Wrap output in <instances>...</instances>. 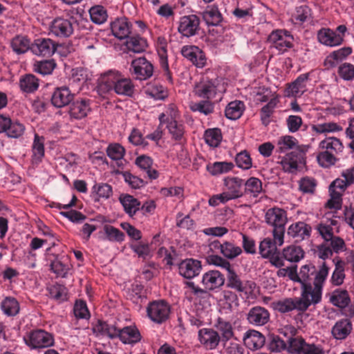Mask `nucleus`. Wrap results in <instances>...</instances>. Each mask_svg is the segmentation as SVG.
<instances>
[{
  "label": "nucleus",
  "mask_w": 354,
  "mask_h": 354,
  "mask_svg": "<svg viewBox=\"0 0 354 354\" xmlns=\"http://www.w3.org/2000/svg\"><path fill=\"white\" fill-rule=\"evenodd\" d=\"M329 267L322 262L317 268L313 264H306L301 267L299 272V283L301 284V291L309 292L308 297L312 298L315 291L319 292V303L322 300L323 286L329 273Z\"/></svg>",
  "instance_id": "nucleus-1"
},
{
  "label": "nucleus",
  "mask_w": 354,
  "mask_h": 354,
  "mask_svg": "<svg viewBox=\"0 0 354 354\" xmlns=\"http://www.w3.org/2000/svg\"><path fill=\"white\" fill-rule=\"evenodd\" d=\"M319 149L317 160L321 167L328 168L336 163L337 156L342 152L344 146L339 139L327 137L319 142Z\"/></svg>",
  "instance_id": "nucleus-2"
},
{
  "label": "nucleus",
  "mask_w": 354,
  "mask_h": 354,
  "mask_svg": "<svg viewBox=\"0 0 354 354\" xmlns=\"http://www.w3.org/2000/svg\"><path fill=\"white\" fill-rule=\"evenodd\" d=\"M265 221L272 227L274 240L279 246H281L284 243L286 225L288 222L287 212L278 207L269 208L265 213Z\"/></svg>",
  "instance_id": "nucleus-3"
},
{
  "label": "nucleus",
  "mask_w": 354,
  "mask_h": 354,
  "mask_svg": "<svg viewBox=\"0 0 354 354\" xmlns=\"http://www.w3.org/2000/svg\"><path fill=\"white\" fill-rule=\"evenodd\" d=\"M309 292L301 291V297L288 298L277 303L276 308L282 313H288L293 310L301 312L306 311L311 305H316L319 303V293L315 291L312 298L308 297Z\"/></svg>",
  "instance_id": "nucleus-4"
},
{
  "label": "nucleus",
  "mask_w": 354,
  "mask_h": 354,
  "mask_svg": "<svg viewBox=\"0 0 354 354\" xmlns=\"http://www.w3.org/2000/svg\"><path fill=\"white\" fill-rule=\"evenodd\" d=\"M24 341L30 350L40 351L55 344L53 335L44 329L31 330L24 337Z\"/></svg>",
  "instance_id": "nucleus-5"
},
{
  "label": "nucleus",
  "mask_w": 354,
  "mask_h": 354,
  "mask_svg": "<svg viewBox=\"0 0 354 354\" xmlns=\"http://www.w3.org/2000/svg\"><path fill=\"white\" fill-rule=\"evenodd\" d=\"M347 189L342 178H337L328 186V199L324 207L330 210L337 211L342 209L343 205V196Z\"/></svg>",
  "instance_id": "nucleus-6"
},
{
  "label": "nucleus",
  "mask_w": 354,
  "mask_h": 354,
  "mask_svg": "<svg viewBox=\"0 0 354 354\" xmlns=\"http://www.w3.org/2000/svg\"><path fill=\"white\" fill-rule=\"evenodd\" d=\"M224 91V87L220 84L218 79L202 78L194 88V95L205 100H212L218 93Z\"/></svg>",
  "instance_id": "nucleus-7"
},
{
  "label": "nucleus",
  "mask_w": 354,
  "mask_h": 354,
  "mask_svg": "<svg viewBox=\"0 0 354 354\" xmlns=\"http://www.w3.org/2000/svg\"><path fill=\"white\" fill-rule=\"evenodd\" d=\"M293 40V36L285 29L272 30L268 38L271 48H275L279 54H283L292 48Z\"/></svg>",
  "instance_id": "nucleus-8"
},
{
  "label": "nucleus",
  "mask_w": 354,
  "mask_h": 354,
  "mask_svg": "<svg viewBox=\"0 0 354 354\" xmlns=\"http://www.w3.org/2000/svg\"><path fill=\"white\" fill-rule=\"evenodd\" d=\"M74 22L75 19L73 17H57L49 25L50 34L58 38H68L74 32Z\"/></svg>",
  "instance_id": "nucleus-9"
},
{
  "label": "nucleus",
  "mask_w": 354,
  "mask_h": 354,
  "mask_svg": "<svg viewBox=\"0 0 354 354\" xmlns=\"http://www.w3.org/2000/svg\"><path fill=\"white\" fill-rule=\"evenodd\" d=\"M309 146L299 147V151H292L283 156L279 162L285 172L295 173L299 166L305 164V154L308 151Z\"/></svg>",
  "instance_id": "nucleus-10"
},
{
  "label": "nucleus",
  "mask_w": 354,
  "mask_h": 354,
  "mask_svg": "<svg viewBox=\"0 0 354 354\" xmlns=\"http://www.w3.org/2000/svg\"><path fill=\"white\" fill-rule=\"evenodd\" d=\"M171 312L170 306L165 300L150 302L147 307V314L154 323L162 324L166 322Z\"/></svg>",
  "instance_id": "nucleus-11"
},
{
  "label": "nucleus",
  "mask_w": 354,
  "mask_h": 354,
  "mask_svg": "<svg viewBox=\"0 0 354 354\" xmlns=\"http://www.w3.org/2000/svg\"><path fill=\"white\" fill-rule=\"evenodd\" d=\"M288 350L291 354H325L322 345L308 343L302 337L290 339Z\"/></svg>",
  "instance_id": "nucleus-12"
},
{
  "label": "nucleus",
  "mask_w": 354,
  "mask_h": 354,
  "mask_svg": "<svg viewBox=\"0 0 354 354\" xmlns=\"http://www.w3.org/2000/svg\"><path fill=\"white\" fill-rule=\"evenodd\" d=\"M26 126L18 120L0 115V133H4L10 138L19 139L23 137Z\"/></svg>",
  "instance_id": "nucleus-13"
},
{
  "label": "nucleus",
  "mask_w": 354,
  "mask_h": 354,
  "mask_svg": "<svg viewBox=\"0 0 354 354\" xmlns=\"http://www.w3.org/2000/svg\"><path fill=\"white\" fill-rule=\"evenodd\" d=\"M131 74L138 80H147L153 74V66L145 57H139L131 62Z\"/></svg>",
  "instance_id": "nucleus-14"
},
{
  "label": "nucleus",
  "mask_w": 354,
  "mask_h": 354,
  "mask_svg": "<svg viewBox=\"0 0 354 354\" xmlns=\"http://www.w3.org/2000/svg\"><path fill=\"white\" fill-rule=\"evenodd\" d=\"M226 277L227 288L233 289L237 292L243 293L247 296L250 295L256 287V284L253 281H241L240 277L236 274L232 267L227 271Z\"/></svg>",
  "instance_id": "nucleus-15"
},
{
  "label": "nucleus",
  "mask_w": 354,
  "mask_h": 354,
  "mask_svg": "<svg viewBox=\"0 0 354 354\" xmlns=\"http://www.w3.org/2000/svg\"><path fill=\"white\" fill-rule=\"evenodd\" d=\"M309 80V73L299 75L295 81L286 84L284 95L287 97H300L307 91Z\"/></svg>",
  "instance_id": "nucleus-16"
},
{
  "label": "nucleus",
  "mask_w": 354,
  "mask_h": 354,
  "mask_svg": "<svg viewBox=\"0 0 354 354\" xmlns=\"http://www.w3.org/2000/svg\"><path fill=\"white\" fill-rule=\"evenodd\" d=\"M200 19L195 15H185L180 18L178 32L185 37L196 35L199 30Z\"/></svg>",
  "instance_id": "nucleus-17"
},
{
  "label": "nucleus",
  "mask_w": 354,
  "mask_h": 354,
  "mask_svg": "<svg viewBox=\"0 0 354 354\" xmlns=\"http://www.w3.org/2000/svg\"><path fill=\"white\" fill-rule=\"evenodd\" d=\"M122 75L116 70H109L101 75L97 86L99 94L104 97V95L111 91Z\"/></svg>",
  "instance_id": "nucleus-18"
},
{
  "label": "nucleus",
  "mask_w": 354,
  "mask_h": 354,
  "mask_svg": "<svg viewBox=\"0 0 354 354\" xmlns=\"http://www.w3.org/2000/svg\"><path fill=\"white\" fill-rule=\"evenodd\" d=\"M209 248L212 250H219L223 257L227 259H234L243 253V250L240 246L234 245L230 241L221 243L216 240L209 243Z\"/></svg>",
  "instance_id": "nucleus-19"
},
{
  "label": "nucleus",
  "mask_w": 354,
  "mask_h": 354,
  "mask_svg": "<svg viewBox=\"0 0 354 354\" xmlns=\"http://www.w3.org/2000/svg\"><path fill=\"white\" fill-rule=\"evenodd\" d=\"M57 50V44L49 38H38L32 44L31 52L37 56L50 57Z\"/></svg>",
  "instance_id": "nucleus-20"
},
{
  "label": "nucleus",
  "mask_w": 354,
  "mask_h": 354,
  "mask_svg": "<svg viewBox=\"0 0 354 354\" xmlns=\"http://www.w3.org/2000/svg\"><path fill=\"white\" fill-rule=\"evenodd\" d=\"M181 54L197 68H202L206 65V56L204 52L196 46H183L181 49Z\"/></svg>",
  "instance_id": "nucleus-21"
},
{
  "label": "nucleus",
  "mask_w": 354,
  "mask_h": 354,
  "mask_svg": "<svg viewBox=\"0 0 354 354\" xmlns=\"http://www.w3.org/2000/svg\"><path fill=\"white\" fill-rule=\"evenodd\" d=\"M244 180L236 176H227L223 179V190L233 199L241 198L244 195Z\"/></svg>",
  "instance_id": "nucleus-22"
},
{
  "label": "nucleus",
  "mask_w": 354,
  "mask_h": 354,
  "mask_svg": "<svg viewBox=\"0 0 354 354\" xmlns=\"http://www.w3.org/2000/svg\"><path fill=\"white\" fill-rule=\"evenodd\" d=\"M91 111V100L80 98L70 104L68 114L71 119L79 120L86 118Z\"/></svg>",
  "instance_id": "nucleus-23"
},
{
  "label": "nucleus",
  "mask_w": 354,
  "mask_h": 354,
  "mask_svg": "<svg viewBox=\"0 0 354 354\" xmlns=\"http://www.w3.org/2000/svg\"><path fill=\"white\" fill-rule=\"evenodd\" d=\"M167 41L165 37L160 36L157 38L156 48L159 57L160 65L165 72L166 79L172 83V77L169 71L167 59Z\"/></svg>",
  "instance_id": "nucleus-24"
},
{
  "label": "nucleus",
  "mask_w": 354,
  "mask_h": 354,
  "mask_svg": "<svg viewBox=\"0 0 354 354\" xmlns=\"http://www.w3.org/2000/svg\"><path fill=\"white\" fill-rule=\"evenodd\" d=\"M198 339L201 345L207 350L215 349L221 342L218 333L212 328H207L198 330Z\"/></svg>",
  "instance_id": "nucleus-25"
},
{
  "label": "nucleus",
  "mask_w": 354,
  "mask_h": 354,
  "mask_svg": "<svg viewBox=\"0 0 354 354\" xmlns=\"http://www.w3.org/2000/svg\"><path fill=\"white\" fill-rule=\"evenodd\" d=\"M270 314L266 308L259 306L250 308L246 315L248 322L254 326H263L270 321Z\"/></svg>",
  "instance_id": "nucleus-26"
},
{
  "label": "nucleus",
  "mask_w": 354,
  "mask_h": 354,
  "mask_svg": "<svg viewBox=\"0 0 354 354\" xmlns=\"http://www.w3.org/2000/svg\"><path fill=\"white\" fill-rule=\"evenodd\" d=\"M225 283V277L218 270H209L204 273L201 284L207 292L215 290Z\"/></svg>",
  "instance_id": "nucleus-27"
},
{
  "label": "nucleus",
  "mask_w": 354,
  "mask_h": 354,
  "mask_svg": "<svg viewBox=\"0 0 354 354\" xmlns=\"http://www.w3.org/2000/svg\"><path fill=\"white\" fill-rule=\"evenodd\" d=\"M311 226L303 221H298L292 223L288 228L287 234L289 236L295 240L296 242H301L308 239L311 235Z\"/></svg>",
  "instance_id": "nucleus-28"
},
{
  "label": "nucleus",
  "mask_w": 354,
  "mask_h": 354,
  "mask_svg": "<svg viewBox=\"0 0 354 354\" xmlns=\"http://www.w3.org/2000/svg\"><path fill=\"white\" fill-rule=\"evenodd\" d=\"M165 125L173 141L179 145L186 142V127L183 121H171Z\"/></svg>",
  "instance_id": "nucleus-29"
},
{
  "label": "nucleus",
  "mask_w": 354,
  "mask_h": 354,
  "mask_svg": "<svg viewBox=\"0 0 354 354\" xmlns=\"http://www.w3.org/2000/svg\"><path fill=\"white\" fill-rule=\"evenodd\" d=\"M317 37L320 44L329 47L339 46L343 42L342 35L328 28H321L317 32Z\"/></svg>",
  "instance_id": "nucleus-30"
},
{
  "label": "nucleus",
  "mask_w": 354,
  "mask_h": 354,
  "mask_svg": "<svg viewBox=\"0 0 354 354\" xmlns=\"http://www.w3.org/2000/svg\"><path fill=\"white\" fill-rule=\"evenodd\" d=\"M132 25L125 17L115 19L111 24V30L113 35L118 39L128 37L131 32Z\"/></svg>",
  "instance_id": "nucleus-31"
},
{
  "label": "nucleus",
  "mask_w": 354,
  "mask_h": 354,
  "mask_svg": "<svg viewBox=\"0 0 354 354\" xmlns=\"http://www.w3.org/2000/svg\"><path fill=\"white\" fill-rule=\"evenodd\" d=\"M185 285V297L190 302L196 304L201 302V299H209V294L204 288H200L193 281H186Z\"/></svg>",
  "instance_id": "nucleus-32"
},
{
  "label": "nucleus",
  "mask_w": 354,
  "mask_h": 354,
  "mask_svg": "<svg viewBox=\"0 0 354 354\" xmlns=\"http://www.w3.org/2000/svg\"><path fill=\"white\" fill-rule=\"evenodd\" d=\"M201 269V261L193 259H186L178 266L179 274L186 279H192L198 275Z\"/></svg>",
  "instance_id": "nucleus-33"
},
{
  "label": "nucleus",
  "mask_w": 354,
  "mask_h": 354,
  "mask_svg": "<svg viewBox=\"0 0 354 354\" xmlns=\"http://www.w3.org/2000/svg\"><path fill=\"white\" fill-rule=\"evenodd\" d=\"M264 335L258 330L250 329L243 337L244 345L250 350H258L265 344Z\"/></svg>",
  "instance_id": "nucleus-34"
},
{
  "label": "nucleus",
  "mask_w": 354,
  "mask_h": 354,
  "mask_svg": "<svg viewBox=\"0 0 354 354\" xmlns=\"http://www.w3.org/2000/svg\"><path fill=\"white\" fill-rule=\"evenodd\" d=\"M118 338L125 344H135L141 340V335L135 325L119 329Z\"/></svg>",
  "instance_id": "nucleus-35"
},
{
  "label": "nucleus",
  "mask_w": 354,
  "mask_h": 354,
  "mask_svg": "<svg viewBox=\"0 0 354 354\" xmlns=\"http://www.w3.org/2000/svg\"><path fill=\"white\" fill-rule=\"evenodd\" d=\"M73 95L66 86L57 88L53 93L51 102L53 106L62 108L68 105L73 100Z\"/></svg>",
  "instance_id": "nucleus-36"
},
{
  "label": "nucleus",
  "mask_w": 354,
  "mask_h": 354,
  "mask_svg": "<svg viewBox=\"0 0 354 354\" xmlns=\"http://www.w3.org/2000/svg\"><path fill=\"white\" fill-rule=\"evenodd\" d=\"M72 266L68 256H57L50 263V269L57 277H66Z\"/></svg>",
  "instance_id": "nucleus-37"
},
{
  "label": "nucleus",
  "mask_w": 354,
  "mask_h": 354,
  "mask_svg": "<svg viewBox=\"0 0 354 354\" xmlns=\"http://www.w3.org/2000/svg\"><path fill=\"white\" fill-rule=\"evenodd\" d=\"M119 201L122 205L125 213L131 218H133L136 213L140 211V202L130 194H120Z\"/></svg>",
  "instance_id": "nucleus-38"
},
{
  "label": "nucleus",
  "mask_w": 354,
  "mask_h": 354,
  "mask_svg": "<svg viewBox=\"0 0 354 354\" xmlns=\"http://www.w3.org/2000/svg\"><path fill=\"white\" fill-rule=\"evenodd\" d=\"M330 302L333 306L344 310V312H346L351 303V300L347 290L338 288L330 294Z\"/></svg>",
  "instance_id": "nucleus-39"
},
{
  "label": "nucleus",
  "mask_w": 354,
  "mask_h": 354,
  "mask_svg": "<svg viewBox=\"0 0 354 354\" xmlns=\"http://www.w3.org/2000/svg\"><path fill=\"white\" fill-rule=\"evenodd\" d=\"M312 19V10L307 5H301L295 8L291 15L292 23L298 26H303L304 24Z\"/></svg>",
  "instance_id": "nucleus-40"
},
{
  "label": "nucleus",
  "mask_w": 354,
  "mask_h": 354,
  "mask_svg": "<svg viewBox=\"0 0 354 354\" xmlns=\"http://www.w3.org/2000/svg\"><path fill=\"white\" fill-rule=\"evenodd\" d=\"M338 222L334 218L322 220L317 225V230L325 241H328L334 236L335 230L337 227Z\"/></svg>",
  "instance_id": "nucleus-41"
},
{
  "label": "nucleus",
  "mask_w": 354,
  "mask_h": 354,
  "mask_svg": "<svg viewBox=\"0 0 354 354\" xmlns=\"http://www.w3.org/2000/svg\"><path fill=\"white\" fill-rule=\"evenodd\" d=\"M126 49L134 53H141L146 50L148 44L146 39L140 35L128 36L124 43Z\"/></svg>",
  "instance_id": "nucleus-42"
},
{
  "label": "nucleus",
  "mask_w": 354,
  "mask_h": 354,
  "mask_svg": "<svg viewBox=\"0 0 354 354\" xmlns=\"http://www.w3.org/2000/svg\"><path fill=\"white\" fill-rule=\"evenodd\" d=\"M203 19L208 26H216L223 21V16L218 6L212 5L207 6L203 11Z\"/></svg>",
  "instance_id": "nucleus-43"
},
{
  "label": "nucleus",
  "mask_w": 354,
  "mask_h": 354,
  "mask_svg": "<svg viewBox=\"0 0 354 354\" xmlns=\"http://www.w3.org/2000/svg\"><path fill=\"white\" fill-rule=\"evenodd\" d=\"M136 165L146 172L147 176L151 180H155L158 178L159 174L158 171L152 168L153 160L148 156L142 155L136 158Z\"/></svg>",
  "instance_id": "nucleus-44"
},
{
  "label": "nucleus",
  "mask_w": 354,
  "mask_h": 354,
  "mask_svg": "<svg viewBox=\"0 0 354 354\" xmlns=\"http://www.w3.org/2000/svg\"><path fill=\"white\" fill-rule=\"evenodd\" d=\"M45 153L44 138L35 133L32 145L31 160L33 164L41 162Z\"/></svg>",
  "instance_id": "nucleus-45"
},
{
  "label": "nucleus",
  "mask_w": 354,
  "mask_h": 354,
  "mask_svg": "<svg viewBox=\"0 0 354 354\" xmlns=\"http://www.w3.org/2000/svg\"><path fill=\"white\" fill-rule=\"evenodd\" d=\"M351 53L352 48L351 47H343L335 50L326 57L325 65L328 68H333Z\"/></svg>",
  "instance_id": "nucleus-46"
},
{
  "label": "nucleus",
  "mask_w": 354,
  "mask_h": 354,
  "mask_svg": "<svg viewBox=\"0 0 354 354\" xmlns=\"http://www.w3.org/2000/svg\"><path fill=\"white\" fill-rule=\"evenodd\" d=\"M10 47L13 52L21 55L31 50L32 44L30 39L26 36L16 35L10 41Z\"/></svg>",
  "instance_id": "nucleus-47"
},
{
  "label": "nucleus",
  "mask_w": 354,
  "mask_h": 354,
  "mask_svg": "<svg viewBox=\"0 0 354 354\" xmlns=\"http://www.w3.org/2000/svg\"><path fill=\"white\" fill-rule=\"evenodd\" d=\"M113 194L112 187L108 183H95L91 188V196L95 202L100 199H108Z\"/></svg>",
  "instance_id": "nucleus-48"
},
{
  "label": "nucleus",
  "mask_w": 354,
  "mask_h": 354,
  "mask_svg": "<svg viewBox=\"0 0 354 354\" xmlns=\"http://www.w3.org/2000/svg\"><path fill=\"white\" fill-rule=\"evenodd\" d=\"M352 330V324L347 319L337 322L332 328V334L336 339H344Z\"/></svg>",
  "instance_id": "nucleus-49"
},
{
  "label": "nucleus",
  "mask_w": 354,
  "mask_h": 354,
  "mask_svg": "<svg viewBox=\"0 0 354 354\" xmlns=\"http://www.w3.org/2000/svg\"><path fill=\"white\" fill-rule=\"evenodd\" d=\"M112 91L120 95L132 97L135 92V86L130 78L122 75Z\"/></svg>",
  "instance_id": "nucleus-50"
},
{
  "label": "nucleus",
  "mask_w": 354,
  "mask_h": 354,
  "mask_svg": "<svg viewBox=\"0 0 354 354\" xmlns=\"http://www.w3.org/2000/svg\"><path fill=\"white\" fill-rule=\"evenodd\" d=\"M180 118V113L176 104L171 103L165 106V111L158 116L160 125H164L171 121H177Z\"/></svg>",
  "instance_id": "nucleus-51"
},
{
  "label": "nucleus",
  "mask_w": 354,
  "mask_h": 354,
  "mask_svg": "<svg viewBox=\"0 0 354 354\" xmlns=\"http://www.w3.org/2000/svg\"><path fill=\"white\" fill-rule=\"evenodd\" d=\"M245 109V106L243 101L234 100L227 105L225 109V115L227 118L236 120L242 116Z\"/></svg>",
  "instance_id": "nucleus-52"
},
{
  "label": "nucleus",
  "mask_w": 354,
  "mask_h": 354,
  "mask_svg": "<svg viewBox=\"0 0 354 354\" xmlns=\"http://www.w3.org/2000/svg\"><path fill=\"white\" fill-rule=\"evenodd\" d=\"M19 84L23 92L31 93L38 89L39 80L32 74H26L21 76Z\"/></svg>",
  "instance_id": "nucleus-53"
},
{
  "label": "nucleus",
  "mask_w": 354,
  "mask_h": 354,
  "mask_svg": "<svg viewBox=\"0 0 354 354\" xmlns=\"http://www.w3.org/2000/svg\"><path fill=\"white\" fill-rule=\"evenodd\" d=\"M298 140L293 136L286 135L281 136L277 141V149L278 153H284L288 150L296 149L295 151H299L300 145H298ZM304 145H301L303 147Z\"/></svg>",
  "instance_id": "nucleus-54"
},
{
  "label": "nucleus",
  "mask_w": 354,
  "mask_h": 354,
  "mask_svg": "<svg viewBox=\"0 0 354 354\" xmlns=\"http://www.w3.org/2000/svg\"><path fill=\"white\" fill-rule=\"evenodd\" d=\"M282 255L286 261L297 263L304 259L305 252L300 246L291 245L283 248Z\"/></svg>",
  "instance_id": "nucleus-55"
},
{
  "label": "nucleus",
  "mask_w": 354,
  "mask_h": 354,
  "mask_svg": "<svg viewBox=\"0 0 354 354\" xmlns=\"http://www.w3.org/2000/svg\"><path fill=\"white\" fill-rule=\"evenodd\" d=\"M234 167L232 162L221 161L209 163L206 166L207 171L212 176H218L231 171Z\"/></svg>",
  "instance_id": "nucleus-56"
},
{
  "label": "nucleus",
  "mask_w": 354,
  "mask_h": 354,
  "mask_svg": "<svg viewBox=\"0 0 354 354\" xmlns=\"http://www.w3.org/2000/svg\"><path fill=\"white\" fill-rule=\"evenodd\" d=\"M279 95H274L268 103L264 105L260 111L261 120L262 123L267 125L270 122V118L273 114L275 108L279 103Z\"/></svg>",
  "instance_id": "nucleus-57"
},
{
  "label": "nucleus",
  "mask_w": 354,
  "mask_h": 354,
  "mask_svg": "<svg viewBox=\"0 0 354 354\" xmlns=\"http://www.w3.org/2000/svg\"><path fill=\"white\" fill-rule=\"evenodd\" d=\"M222 295L223 298L220 299L219 304L223 309L231 311L239 306V298L235 292L230 290H224Z\"/></svg>",
  "instance_id": "nucleus-58"
},
{
  "label": "nucleus",
  "mask_w": 354,
  "mask_h": 354,
  "mask_svg": "<svg viewBox=\"0 0 354 354\" xmlns=\"http://www.w3.org/2000/svg\"><path fill=\"white\" fill-rule=\"evenodd\" d=\"M215 327L221 333V341L227 342L234 336V330L232 324L221 317H218L215 324Z\"/></svg>",
  "instance_id": "nucleus-59"
},
{
  "label": "nucleus",
  "mask_w": 354,
  "mask_h": 354,
  "mask_svg": "<svg viewBox=\"0 0 354 354\" xmlns=\"http://www.w3.org/2000/svg\"><path fill=\"white\" fill-rule=\"evenodd\" d=\"M1 309L7 316L13 317L19 312V303L15 297H6L1 303Z\"/></svg>",
  "instance_id": "nucleus-60"
},
{
  "label": "nucleus",
  "mask_w": 354,
  "mask_h": 354,
  "mask_svg": "<svg viewBox=\"0 0 354 354\" xmlns=\"http://www.w3.org/2000/svg\"><path fill=\"white\" fill-rule=\"evenodd\" d=\"M203 138L208 146L212 148L218 147L223 139L221 130L218 128L208 129L205 131Z\"/></svg>",
  "instance_id": "nucleus-61"
},
{
  "label": "nucleus",
  "mask_w": 354,
  "mask_h": 354,
  "mask_svg": "<svg viewBox=\"0 0 354 354\" xmlns=\"http://www.w3.org/2000/svg\"><path fill=\"white\" fill-rule=\"evenodd\" d=\"M125 149L120 144H111L106 149L107 156L113 160L116 161L118 166L123 165V158L125 154Z\"/></svg>",
  "instance_id": "nucleus-62"
},
{
  "label": "nucleus",
  "mask_w": 354,
  "mask_h": 354,
  "mask_svg": "<svg viewBox=\"0 0 354 354\" xmlns=\"http://www.w3.org/2000/svg\"><path fill=\"white\" fill-rule=\"evenodd\" d=\"M145 93L156 100H164L169 95L168 90L157 83L149 84L146 88Z\"/></svg>",
  "instance_id": "nucleus-63"
},
{
  "label": "nucleus",
  "mask_w": 354,
  "mask_h": 354,
  "mask_svg": "<svg viewBox=\"0 0 354 354\" xmlns=\"http://www.w3.org/2000/svg\"><path fill=\"white\" fill-rule=\"evenodd\" d=\"M243 186L244 193L250 194L252 197H257L263 191L261 180L256 177H250L245 182Z\"/></svg>",
  "instance_id": "nucleus-64"
}]
</instances>
